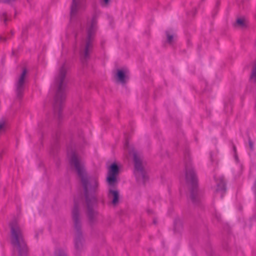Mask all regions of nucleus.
Wrapping results in <instances>:
<instances>
[{"label": "nucleus", "instance_id": "nucleus-10", "mask_svg": "<svg viewBox=\"0 0 256 256\" xmlns=\"http://www.w3.org/2000/svg\"><path fill=\"white\" fill-rule=\"evenodd\" d=\"M86 8L85 0H72L70 6V20L74 18L78 12Z\"/></svg>", "mask_w": 256, "mask_h": 256}, {"label": "nucleus", "instance_id": "nucleus-4", "mask_svg": "<svg viewBox=\"0 0 256 256\" xmlns=\"http://www.w3.org/2000/svg\"><path fill=\"white\" fill-rule=\"evenodd\" d=\"M10 243L16 256H28V248L24 238V232L16 220L10 223Z\"/></svg>", "mask_w": 256, "mask_h": 256}, {"label": "nucleus", "instance_id": "nucleus-7", "mask_svg": "<svg viewBox=\"0 0 256 256\" xmlns=\"http://www.w3.org/2000/svg\"><path fill=\"white\" fill-rule=\"evenodd\" d=\"M184 163L186 180L190 192V198L193 202L197 203L198 202L197 198L198 180L188 152L184 154Z\"/></svg>", "mask_w": 256, "mask_h": 256}, {"label": "nucleus", "instance_id": "nucleus-2", "mask_svg": "<svg viewBox=\"0 0 256 256\" xmlns=\"http://www.w3.org/2000/svg\"><path fill=\"white\" fill-rule=\"evenodd\" d=\"M67 69L66 63H64L60 68L54 78L56 94L54 98V108L55 114L58 116V119L61 118V110L66 98Z\"/></svg>", "mask_w": 256, "mask_h": 256}, {"label": "nucleus", "instance_id": "nucleus-13", "mask_svg": "<svg viewBox=\"0 0 256 256\" xmlns=\"http://www.w3.org/2000/svg\"><path fill=\"white\" fill-rule=\"evenodd\" d=\"M108 196L109 198L112 200V202L114 205H116L118 203L120 196L118 190L110 189Z\"/></svg>", "mask_w": 256, "mask_h": 256}, {"label": "nucleus", "instance_id": "nucleus-23", "mask_svg": "<svg viewBox=\"0 0 256 256\" xmlns=\"http://www.w3.org/2000/svg\"><path fill=\"white\" fill-rule=\"evenodd\" d=\"M248 144L250 150L252 151L254 149V144L250 138H248Z\"/></svg>", "mask_w": 256, "mask_h": 256}, {"label": "nucleus", "instance_id": "nucleus-27", "mask_svg": "<svg viewBox=\"0 0 256 256\" xmlns=\"http://www.w3.org/2000/svg\"><path fill=\"white\" fill-rule=\"evenodd\" d=\"M1 39L4 40V41H6V39L5 38H1Z\"/></svg>", "mask_w": 256, "mask_h": 256}, {"label": "nucleus", "instance_id": "nucleus-16", "mask_svg": "<svg viewBox=\"0 0 256 256\" xmlns=\"http://www.w3.org/2000/svg\"><path fill=\"white\" fill-rule=\"evenodd\" d=\"M6 121L4 119L0 120V133L6 130Z\"/></svg>", "mask_w": 256, "mask_h": 256}, {"label": "nucleus", "instance_id": "nucleus-18", "mask_svg": "<svg viewBox=\"0 0 256 256\" xmlns=\"http://www.w3.org/2000/svg\"><path fill=\"white\" fill-rule=\"evenodd\" d=\"M54 256H68V255L64 250L58 249L55 251Z\"/></svg>", "mask_w": 256, "mask_h": 256}, {"label": "nucleus", "instance_id": "nucleus-12", "mask_svg": "<svg viewBox=\"0 0 256 256\" xmlns=\"http://www.w3.org/2000/svg\"><path fill=\"white\" fill-rule=\"evenodd\" d=\"M216 182L217 188L216 192H221V197H223L226 191V182L223 178H220L218 180H216Z\"/></svg>", "mask_w": 256, "mask_h": 256}, {"label": "nucleus", "instance_id": "nucleus-8", "mask_svg": "<svg viewBox=\"0 0 256 256\" xmlns=\"http://www.w3.org/2000/svg\"><path fill=\"white\" fill-rule=\"evenodd\" d=\"M26 68H24L22 73L18 76L15 82V92L16 97L18 100H21L24 96L26 86L28 80Z\"/></svg>", "mask_w": 256, "mask_h": 256}, {"label": "nucleus", "instance_id": "nucleus-6", "mask_svg": "<svg viewBox=\"0 0 256 256\" xmlns=\"http://www.w3.org/2000/svg\"><path fill=\"white\" fill-rule=\"evenodd\" d=\"M124 150L128 152L130 156H132L134 163V174L138 181L142 180L144 182L148 177L144 168V162L142 154L136 151L132 146L129 144L126 140L124 145Z\"/></svg>", "mask_w": 256, "mask_h": 256}, {"label": "nucleus", "instance_id": "nucleus-21", "mask_svg": "<svg viewBox=\"0 0 256 256\" xmlns=\"http://www.w3.org/2000/svg\"><path fill=\"white\" fill-rule=\"evenodd\" d=\"M17 0H1V2L12 6Z\"/></svg>", "mask_w": 256, "mask_h": 256}, {"label": "nucleus", "instance_id": "nucleus-20", "mask_svg": "<svg viewBox=\"0 0 256 256\" xmlns=\"http://www.w3.org/2000/svg\"><path fill=\"white\" fill-rule=\"evenodd\" d=\"M250 78L252 79L254 82H256V66L252 70Z\"/></svg>", "mask_w": 256, "mask_h": 256}, {"label": "nucleus", "instance_id": "nucleus-29", "mask_svg": "<svg viewBox=\"0 0 256 256\" xmlns=\"http://www.w3.org/2000/svg\"><path fill=\"white\" fill-rule=\"evenodd\" d=\"M0 2H1V0H0Z\"/></svg>", "mask_w": 256, "mask_h": 256}, {"label": "nucleus", "instance_id": "nucleus-19", "mask_svg": "<svg viewBox=\"0 0 256 256\" xmlns=\"http://www.w3.org/2000/svg\"><path fill=\"white\" fill-rule=\"evenodd\" d=\"M110 0H100V3L102 6L107 7L108 6Z\"/></svg>", "mask_w": 256, "mask_h": 256}, {"label": "nucleus", "instance_id": "nucleus-11", "mask_svg": "<svg viewBox=\"0 0 256 256\" xmlns=\"http://www.w3.org/2000/svg\"><path fill=\"white\" fill-rule=\"evenodd\" d=\"M116 78L118 82L122 84H125L129 78L127 74V72L122 70H118L116 75Z\"/></svg>", "mask_w": 256, "mask_h": 256}, {"label": "nucleus", "instance_id": "nucleus-1", "mask_svg": "<svg viewBox=\"0 0 256 256\" xmlns=\"http://www.w3.org/2000/svg\"><path fill=\"white\" fill-rule=\"evenodd\" d=\"M68 155L70 156V164L74 168L80 179L87 208V216L90 224L92 226L96 222L98 214L97 212L94 209V205L97 203L96 194L98 188V180L88 175L84 162L75 152H68Z\"/></svg>", "mask_w": 256, "mask_h": 256}, {"label": "nucleus", "instance_id": "nucleus-9", "mask_svg": "<svg viewBox=\"0 0 256 256\" xmlns=\"http://www.w3.org/2000/svg\"><path fill=\"white\" fill-rule=\"evenodd\" d=\"M119 170V167L116 163L112 164L110 166L107 177L110 186H114L116 182V176L118 174Z\"/></svg>", "mask_w": 256, "mask_h": 256}, {"label": "nucleus", "instance_id": "nucleus-25", "mask_svg": "<svg viewBox=\"0 0 256 256\" xmlns=\"http://www.w3.org/2000/svg\"><path fill=\"white\" fill-rule=\"evenodd\" d=\"M254 194L255 196V200L256 202V180H255L254 184Z\"/></svg>", "mask_w": 256, "mask_h": 256}, {"label": "nucleus", "instance_id": "nucleus-28", "mask_svg": "<svg viewBox=\"0 0 256 256\" xmlns=\"http://www.w3.org/2000/svg\"><path fill=\"white\" fill-rule=\"evenodd\" d=\"M234 150H236V146H234Z\"/></svg>", "mask_w": 256, "mask_h": 256}, {"label": "nucleus", "instance_id": "nucleus-5", "mask_svg": "<svg viewBox=\"0 0 256 256\" xmlns=\"http://www.w3.org/2000/svg\"><path fill=\"white\" fill-rule=\"evenodd\" d=\"M83 202L80 195L74 198V206L72 210V219L74 230V248L78 253L81 252L84 247V240L82 231V222L80 212V204Z\"/></svg>", "mask_w": 256, "mask_h": 256}, {"label": "nucleus", "instance_id": "nucleus-22", "mask_svg": "<svg viewBox=\"0 0 256 256\" xmlns=\"http://www.w3.org/2000/svg\"><path fill=\"white\" fill-rule=\"evenodd\" d=\"M7 14L6 12H4L0 16V20H4V23L6 24L8 18H6Z\"/></svg>", "mask_w": 256, "mask_h": 256}, {"label": "nucleus", "instance_id": "nucleus-17", "mask_svg": "<svg viewBox=\"0 0 256 256\" xmlns=\"http://www.w3.org/2000/svg\"><path fill=\"white\" fill-rule=\"evenodd\" d=\"M182 224L180 220H176L174 222V230L180 231L182 228Z\"/></svg>", "mask_w": 256, "mask_h": 256}, {"label": "nucleus", "instance_id": "nucleus-24", "mask_svg": "<svg viewBox=\"0 0 256 256\" xmlns=\"http://www.w3.org/2000/svg\"><path fill=\"white\" fill-rule=\"evenodd\" d=\"M215 218L217 219L218 222H220L221 220L220 215L216 212L215 214Z\"/></svg>", "mask_w": 256, "mask_h": 256}, {"label": "nucleus", "instance_id": "nucleus-3", "mask_svg": "<svg viewBox=\"0 0 256 256\" xmlns=\"http://www.w3.org/2000/svg\"><path fill=\"white\" fill-rule=\"evenodd\" d=\"M97 20V15H94L90 22L87 24L86 36L82 38L80 43V59L84 66L86 64L92 50L93 43L96 30Z\"/></svg>", "mask_w": 256, "mask_h": 256}, {"label": "nucleus", "instance_id": "nucleus-26", "mask_svg": "<svg viewBox=\"0 0 256 256\" xmlns=\"http://www.w3.org/2000/svg\"><path fill=\"white\" fill-rule=\"evenodd\" d=\"M153 223H154V224H156L157 222H156V219H154V220H153Z\"/></svg>", "mask_w": 256, "mask_h": 256}, {"label": "nucleus", "instance_id": "nucleus-14", "mask_svg": "<svg viewBox=\"0 0 256 256\" xmlns=\"http://www.w3.org/2000/svg\"><path fill=\"white\" fill-rule=\"evenodd\" d=\"M166 42L169 44H172L174 40V34L172 30H166Z\"/></svg>", "mask_w": 256, "mask_h": 256}, {"label": "nucleus", "instance_id": "nucleus-15", "mask_svg": "<svg viewBox=\"0 0 256 256\" xmlns=\"http://www.w3.org/2000/svg\"><path fill=\"white\" fill-rule=\"evenodd\" d=\"M234 26H238L240 28H246V24L245 20L243 18H239L236 20Z\"/></svg>", "mask_w": 256, "mask_h": 256}]
</instances>
